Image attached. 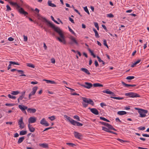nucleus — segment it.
<instances>
[{
  "mask_svg": "<svg viewBox=\"0 0 149 149\" xmlns=\"http://www.w3.org/2000/svg\"><path fill=\"white\" fill-rule=\"evenodd\" d=\"M37 17L38 19L41 20L42 22H46L47 25L52 28L55 32L58 33L60 37H56V39L57 40L60 42L63 43V44H66V41L65 39V36L60 28L57 26H56L54 24L38 14H37Z\"/></svg>",
  "mask_w": 149,
  "mask_h": 149,
  "instance_id": "f257e3e1",
  "label": "nucleus"
},
{
  "mask_svg": "<svg viewBox=\"0 0 149 149\" xmlns=\"http://www.w3.org/2000/svg\"><path fill=\"white\" fill-rule=\"evenodd\" d=\"M81 98L83 101L82 103L84 107L85 108L87 107L88 106V104H90L92 106L94 105V103L91 98L83 97H81Z\"/></svg>",
  "mask_w": 149,
  "mask_h": 149,
  "instance_id": "f03ea898",
  "label": "nucleus"
},
{
  "mask_svg": "<svg viewBox=\"0 0 149 149\" xmlns=\"http://www.w3.org/2000/svg\"><path fill=\"white\" fill-rule=\"evenodd\" d=\"M135 109L138 111V112L139 114V117L141 118L145 117L146 116V114L148 112L147 110L139 108H135Z\"/></svg>",
  "mask_w": 149,
  "mask_h": 149,
  "instance_id": "7ed1b4c3",
  "label": "nucleus"
},
{
  "mask_svg": "<svg viewBox=\"0 0 149 149\" xmlns=\"http://www.w3.org/2000/svg\"><path fill=\"white\" fill-rule=\"evenodd\" d=\"M125 95V96H128L130 97L134 98L140 97V96L139 94L132 92L126 93Z\"/></svg>",
  "mask_w": 149,
  "mask_h": 149,
  "instance_id": "20e7f679",
  "label": "nucleus"
},
{
  "mask_svg": "<svg viewBox=\"0 0 149 149\" xmlns=\"http://www.w3.org/2000/svg\"><path fill=\"white\" fill-rule=\"evenodd\" d=\"M80 85L82 87L88 89H90L93 86V84H92L87 82H85V85L81 84H80Z\"/></svg>",
  "mask_w": 149,
  "mask_h": 149,
  "instance_id": "39448f33",
  "label": "nucleus"
},
{
  "mask_svg": "<svg viewBox=\"0 0 149 149\" xmlns=\"http://www.w3.org/2000/svg\"><path fill=\"white\" fill-rule=\"evenodd\" d=\"M18 124L19 125L20 128L22 129L24 127V123L23 122V117H22L19 120Z\"/></svg>",
  "mask_w": 149,
  "mask_h": 149,
  "instance_id": "423d86ee",
  "label": "nucleus"
},
{
  "mask_svg": "<svg viewBox=\"0 0 149 149\" xmlns=\"http://www.w3.org/2000/svg\"><path fill=\"white\" fill-rule=\"evenodd\" d=\"M74 137L76 138L79 139H81V137L83 136V135L77 132H74Z\"/></svg>",
  "mask_w": 149,
  "mask_h": 149,
  "instance_id": "0eeeda50",
  "label": "nucleus"
},
{
  "mask_svg": "<svg viewBox=\"0 0 149 149\" xmlns=\"http://www.w3.org/2000/svg\"><path fill=\"white\" fill-rule=\"evenodd\" d=\"M40 123L44 125L45 126H48L49 125V124L47 122L45 118H43L40 121Z\"/></svg>",
  "mask_w": 149,
  "mask_h": 149,
  "instance_id": "6e6552de",
  "label": "nucleus"
},
{
  "mask_svg": "<svg viewBox=\"0 0 149 149\" xmlns=\"http://www.w3.org/2000/svg\"><path fill=\"white\" fill-rule=\"evenodd\" d=\"M88 109H90L91 112L95 115H98L99 114V112L96 109L91 108L89 107Z\"/></svg>",
  "mask_w": 149,
  "mask_h": 149,
  "instance_id": "1a4fd4ad",
  "label": "nucleus"
},
{
  "mask_svg": "<svg viewBox=\"0 0 149 149\" xmlns=\"http://www.w3.org/2000/svg\"><path fill=\"white\" fill-rule=\"evenodd\" d=\"M18 11L20 14L24 15H28V13L25 11L23 8H21L20 9H19Z\"/></svg>",
  "mask_w": 149,
  "mask_h": 149,
  "instance_id": "9d476101",
  "label": "nucleus"
},
{
  "mask_svg": "<svg viewBox=\"0 0 149 149\" xmlns=\"http://www.w3.org/2000/svg\"><path fill=\"white\" fill-rule=\"evenodd\" d=\"M36 119L34 117H30L29 119L28 122L30 124V123H33L35 122L36 121Z\"/></svg>",
  "mask_w": 149,
  "mask_h": 149,
  "instance_id": "9b49d317",
  "label": "nucleus"
},
{
  "mask_svg": "<svg viewBox=\"0 0 149 149\" xmlns=\"http://www.w3.org/2000/svg\"><path fill=\"white\" fill-rule=\"evenodd\" d=\"M18 107L22 111H23L26 109H28L27 107L23 105H19L18 106Z\"/></svg>",
  "mask_w": 149,
  "mask_h": 149,
  "instance_id": "f8f14e48",
  "label": "nucleus"
},
{
  "mask_svg": "<svg viewBox=\"0 0 149 149\" xmlns=\"http://www.w3.org/2000/svg\"><path fill=\"white\" fill-rule=\"evenodd\" d=\"M28 127L29 130L30 132H33L35 131V128L32 127V125H31L29 123L28 124Z\"/></svg>",
  "mask_w": 149,
  "mask_h": 149,
  "instance_id": "ddd939ff",
  "label": "nucleus"
},
{
  "mask_svg": "<svg viewBox=\"0 0 149 149\" xmlns=\"http://www.w3.org/2000/svg\"><path fill=\"white\" fill-rule=\"evenodd\" d=\"M122 84L125 87H128L129 86L134 87L136 86V85L135 84L132 85L126 84L123 81L122 82Z\"/></svg>",
  "mask_w": 149,
  "mask_h": 149,
  "instance_id": "4468645a",
  "label": "nucleus"
},
{
  "mask_svg": "<svg viewBox=\"0 0 149 149\" xmlns=\"http://www.w3.org/2000/svg\"><path fill=\"white\" fill-rule=\"evenodd\" d=\"M38 87L37 86H35L33 87L32 88V91L31 92L30 94H31V95H34L38 89Z\"/></svg>",
  "mask_w": 149,
  "mask_h": 149,
  "instance_id": "2eb2a0df",
  "label": "nucleus"
},
{
  "mask_svg": "<svg viewBox=\"0 0 149 149\" xmlns=\"http://www.w3.org/2000/svg\"><path fill=\"white\" fill-rule=\"evenodd\" d=\"M27 111L28 112L30 113H34L36 111V109L34 108H28Z\"/></svg>",
  "mask_w": 149,
  "mask_h": 149,
  "instance_id": "dca6fc26",
  "label": "nucleus"
},
{
  "mask_svg": "<svg viewBox=\"0 0 149 149\" xmlns=\"http://www.w3.org/2000/svg\"><path fill=\"white\" fill-rule=\"evenodd\" d=\"M39 145L43 148H48V145L46 143H39Z\"/></svg>",
  "mask_w": 149,
  "mask_h": 149,
  "instance_id": "f3484780",
  "label": "nucleus"
},
{
  "mask_svg": "<svg viewBox=\"0 0 149 149\" xmlns=\"http://www.w3.org/2000/svg\"><path fill=\"white\" fill-rule=\"evenodd\" d=\"M44 81H46V82L48 84L49 83L52 84H56V83L54 81H52L50 80H48L46 79H44L43 80Z\"/></svg>",
  "mask_w": 149,
  "mask_h": 149,
  "instance_id": "a211bd4d",
  "label": "nucleus"
},
{
  "mask_svg": "<svg viewBox=\"0 0 149 149\" xmlns=\"http://www.w3.org/2000/svg\"><path fill=\"white\" fill-rule=\"evenodd\" d=\"M81 70L84 72H85L86 73L90 75L91 74L89 72L88 70L86 68H81Z\"/></svg>",
  "mask_w": 149,
  "mask_h": 149,
  "instance_id": "6ab92c4d",
  "label": "nucleus"
},
{
  "mask_svg": "<svg viewBox=\"0 0 149 149\" xmlns=\"http://www.w3.org/2000/svg\"><path fill=\"white\" fill-rule=\"evenodd\" d=\"M47 4L48 5L52 7H56V5L54 3H52V1L50 0H49L48 1Z\"/></svg>",
  "mask_w": 149,
  "mask_h": 149,
  "instance_id": "aec40b11",
  "label": "nucleus"
},
{
  "mask_svg": "<svg viewBox=\"0 0 149 149\" xmlns=\"http://www.w3.org/2000/svg\"><path fill=\"white\" fill-rule=\"evenodd\" d=\"M70 39L74 43H75L76 45H78L79 44L77 42V40H75V38L72 36L71 37Z\"/></svg>",
  "mask_w": 149,
  "mask_h": 149,
  "instance_id": "412c9836",
  "label": "nucleus"
},
{
  "mask_svg": "<svg viewBox=\"0 0 149 149\" xmlns=\"http://www.w3.org/2000/svg\"><path fill=\"white\" fill-rule=\"evenodd\" d=\"M69 121L72 125H76V124L77 122V121L72 119L71 118V119H70V120Z\"/></svg>",
  "mask_w": 149,
  "mask_h": 149,
  "instance_id": "4be33fe9",
  "label": "nucleus"
},
{
  "mask_svg": "<svg viewBox=\"0 0 149 149\" xmlns=\"http://www.w3.org/2000/svg\"><path fill=\"white\" fill-rule=\"evenodd\" d=\"M87 49L89 52L91 53V55H92L93 57L95 58L96 57L95 54L94 53L93 51L91 50L89 48H88Z\"/></svg>",
  "mask_w": 149,
  "mask_h": 149,
  "instance_id": "5701e85b",
  "label": "nucleus"
},
{
  "mask_svg": "<svg viewBox=\"0 0 149 149\" xmlns=\"http://www.w3.org/2000/svg\"><path fill=\"white\" fill-rule=\"evenodd\" d=\"M93 30L95 33V37L97 38H99L100 37V36L96 29L95 28H93Z\"/></svg>",
  "mask_w": 149,
  "mask_h": 149,
  "instance_id": "b1692460",
  "label": "nucleus"
},
{
  "mask_svg": "<svg viewBox=\"0 0 149 149\" xmlns=\"http://www.w3.org/2000/svg\"><path fill=\"white\" fill-rule=\"evenodd\" d=\"M103 93H106L107 94H110L113 93V92L110 91L109 89H107L106 90H104L102 91Z\"/></svg>",
  "mask_w": 149,
  "mask_h": 149,
  "instance_id": "393cba45",
  "label": "nucleus"
},
{
  "mask_svg": "<svg viewBox=\"0 0 149 149\" xmlns=\"http://www.w3.org/2000/svg\"><path fill=\"white\" fill-rule=\"evenodd\" d=\"M107 127H108V129H110L111 130H113L115 131H117V130L115 128H113L111 125L109 123L108 124V125H107Z\"/></svg>",
  "mask_w": 149,
  "mask_h": 149,
  "instance_id": "a878e982",
  "label": "nucleus"
},
{
  "mask_svg": "<svg viewBox=\"0 0 149 149\" xmlns=\"http://www.w3.org/2000/svg\"><path fill=\"white\" fill-rule=\"evenodd\" d=\"M24 136H22L19 138L17 141V143L19 144L22 142L24 139Z\"/></svg>",
  "mask_w": 149,
  "mask_h": 149,
  "instance_id": "bb28decb",
  "label": "nucleus"
},
{
  "mask_svg": "<svg viewBox=\"0 0 149 149\" xmlns=\"http://www.w3.org/2000/svg\"><path fill=\"white\" fill-rule=\"evenodd\" d=\"M93 86L94 87H103V85L100 83H94L93 84Z\"/></svg>",
  "mask_w": 149,
  "mask_h": 149,
  "instance_id": "cd10ccee",
  "label": "nucleus"
},
{
  "mask_svg": "<svg viewBox=\"0 0 149 149\" xmlns=\"http://www.w3.org/2000/svg\"><path fill=\"white\" fill-rule=\"evenodd\" d=\"M126 113L127 112L124 111H119L117 112V114L120 115H123L126 114Z\"/></svg>",
  "mask_w": 149,
  "mask_h": 149,
  "instance_id": "c85d7f7f",
  "label": "nucleus"
},
{
  "mask_svg": "<svg viewBox=\"0 0 149 149\" xmlns=\"http://www.w3.org/2000/svg\"><path fill=\"white\" fill-rule=\"evenodd\" d=\"M27 133V132L26 130H22L20 132L19 134L20 135H23L26 134Z\"/></svg>",
  "mask_w": 149,
  "mask_h": 149,
  "instance_id": "c756f323",
  "label": "nucleus"
},
{
  "mask_svg": "<svg viewBox=\"0 0 149 149\" xmlns=\"http://www.w3.org/2000/svg\"><path fill=\"white\" fill-rule=\"evenodd\" d=\"M17 71L18 72H19L21 74V75H20V76H26V75L24 74V71L22 70H17Z\"/></svg>",
  "mask_w": 149,
  "mask_h": 149,
  "instance_id": "7c9ffc66",
  "label": "nucleus"
},
{
  "mask_svg": "<svg viewBox=\"0 0 149 149\" xmlns=\"http://www.w3.org/2000/svg\"><path fill=\"white\" fill-rule=\"evenodd\" d=\"M20 93V92L19 91H12L11 94L13 95H16Z\"/></svg>",
  "mask_w": 149,
  "mask_h": 149,
  "instance_id": "2f4dec72",
  "label": "nucleus"
},
{
  "mask_svg": "<svg viewBox=\"0 0 149 149\" xmlns=\"http://www.w3.org/2000/svg\"><path fill=\"white\" fill-rule=\"evenodd\" d=\"M102 130H103L107 132L110 133L111 131L109 130V129H108L107 127H104V126H102Z\"/></svg>",
  "mask_w": 149,
  "mask_h": 149,
  "instance_id": "473e14b6",
  "label": "nucleus"
},
{
  "mask_svg": "<svg viewBox=\"0 0 149 149\" xmlns=\"http://www.w3.org/2000/svg\"><path fill=\"white\" fill-rule=\"evenodd\" d=\"M96 57L97 58L98 60V61L100 62H102V64L103 65H104L105 64V63L103 61H102V60L98 56H96Z\"/></svg>",
  "mask_w": 149,
  "mask_h": 149,
  "instance_id": "72a5a7b5",
  "label": "nucleus"
},
{
  "mask_svg": "<svg viewBox=\"0 0 149 149\" xmlns=\"http://www.w3.org/2000/svg\"><path fill=\"white\" fill-rule=\"evenodd\" d=\"M110 97L111 98H113V99H116V100H118L123 99H124L123 97Z\"/></svg>",
  "mask_w": 149,
  "mask_h": 149,
  "instance_id": "f704fd0d",
  "label": "nucleus"
},
{
  "mask_svg": "<svg viewBox=\"0 0 149 149\" xmlns=\"http://www.w3.org/2000/svg\"><path fill=\"white\" fill-rule=\"evenodd\" d=\"M26 65L27 66L31 67V68H35L34 65L31 63H27Z\"/></svg>",
  "mask_w": 149,
  "mask_h": 149,
  "instance_id": "c9c22d12",
  "label": "nucleus"
},
{
  "mask_svg": "<svg viewBox=\"0 0 149 149\" xmlns=\"http://www.w3.org/2000/svg\"><path fill=\"white\" fill-rule=\"evenodd\" d=\"M24 98V96L22 95H20L17 99V101L18 103L20 102V100H22Z\"/></svg>",
  "mask_w": 149,
  "mask_h": 149,
  "instance_id": "e433bc0d",
  "label": "nucleus"
},
{
  "mask_svg": "<svg viewBox=\"0 0 149 149\" xmlns=\"http://www.w3.org/2000/svg\"><path fill=\"white\" fill-rule=\"evenodd\" d=\"M9 63L11 64L16 65H20V64L19 63H18L17 62L10 61H9Z\"/></svg>",
  "mask_w": 149,
  "mask_h": 149,
  "instance_id": "4c0bfd02",
  "label": "nucleus"
},
{
  "mask_svg": "<svg viewBox=\"0 0 149 149\" xmlns=\"http://www.w3.org/2000/svg\"><path fill=\"white\" fill-rule=\"evenodd\" d=\"M68 28L70 31L72 33V34L74 35H75L76 33L74 32L72 29L69 27V26H68Z\"/></svg>",
  "mask_w": 149,
  "mask_h": 149,
  "instance_id": "58836bf2",
  "label": "nucleus"
},
{
  "mask_svg": "<svg viewBox=\"0 0 149 149\" xmlns=\"http://www.w3.org/2000/svg\"><path fill=\"white\" fill-rule=\"evenodd\" d=\"M134 77L133 76H129L126 78V79L127 80H132L134 78Z\"/></svg>",
  "mask_w": 149,
  "mask_h": 149,
  "instance_id": "ea45409f",
  "label": "nucleus"
},
{
  "mask_svg": "<svg viewBox=\"0 0 149 149\" xmlns=\"http://www.w3.org/2000/svg\"><path fill=\"white\" fill-rule=\"evenodd\" d=\"M99 123H100L101 124H102L103 125L105 126L106 127L107 126L108 124V123H106L105 122H104L99 121Z\"/></svg>",
  "mask_w": 149,
  "mask_h": 149,
  "instance_id": "a19ab883",
  "label": "nucleus"
},
{
  "mask_svg": "<svg viewBox=\"0 0 149 149\" xmlns=\"http://www.w3.org/2000/svg\"><path fill=\"white\" fill-rule=\"evenodd\" d=\"M103 44L106 46L107 48H109V47L107 45V41L106 40L104 39L103 40Z\"/></svg>",
  "mask_w": 149,
  "mask_h": 149,
  "instance_id": "79ce46f5",
  "label": "nucleus"
},
{
  "mask_svg": "<svg viewBox=\"0 0 149 149\" xmlns=\"http://www.w3.org/2000/svg\"><path fill=\"white\" fill-rule=\"evenodd\" d=\"M72 7L74 9V11L76 12V13H77L80 16H82V15L79 12V11H78V10H77V9H75L74 8V6H73L72 5Z\"/></svg>",
  "mask_w": 149,
  "mask_h": 149,
  "instance_id": "37998d69",
  "label": "nucleus"
},
{
  "mask_svg": "<svg viewBox=\"0 0 149 149\" xmlns=\"http://www.w3.org/2000/svg\"><path fill=\"white\" fill-rule=\"evenodd\" d=\"M84 10L86 13H88V15H90L89 12L88 11V8H87V6H85V7H84Z\"/></svg>",
  "mask_w": 149,
  "mask_h": 149,
  "instance_id": "c03bdc74",
  "label": "nucleus"
},
{
  "mask_svg": "<svg viewBox=\"0 0 149 149\" xmlns=\"http://www.w3.org/2000/svg\"><path fill=\"white\" fill-rule=\"evenodd\" d=\"M8 96L9 97V98H11V99H15L16 98V97L15 96H13V95H10V94H8Z\"/></svg>",
  "mask_w": 149,
  "mask_h": 149,
  "instance_id": "a18cd8bd",
  "label": "nucleus"
},
{
  "mask_svg": "<svg viewBox=\"0 0 149 149\" xmlns=\"http://www.w3.org/2000/svg\"><path fill=\"white\" fill-rule=\"evenodd\" d=\"M66 144L72 147L76 146L74 144L71 143H66Z\"/></svg>",
  "mask_w": 149,
  "mask_h": 149,
  "instance_id": "49530a36",
  "label": "nucleus"
},
{
  "mask_svg": "<svg viewBox=\"0 0 149 149\" xmlns=\"http://www.w3.org/2000/svg\"><path fill=\"white\" fill-rule=\"evenodd\" d=\"M73 118L77 120L78 121H80L79 117L77 115L74 116H73Z\"/></svg>",
  "mask_w": 149,
  "mask_h": 149,
  "instance_id": "de8ad7c7",
  "label": "nucleus"
},
{
  "mask_svg": "<svg viewBox=\"0 0 149 149\" xmlns=\"http://www.w3.org/2000/svg\"><path fill=\"white\" fill-rule=\"evenodd\" d=\"M117 140L120 141L121 143H123L124 142H127L128 141L126 140H123L121 139H117Z\"/></svg>",
  "mask_w": 149,
  "mask_h": 149,
  "instance_id": "09e8293b",
  "label": "nucleus"
},
{
  "mask_svg": "<svg viewBox=\"0 0 149 149\" xmlns=\"http://www.w3.org/2000/svg\"><path fill=\"white\" fill-rule=\"evenodd\" d=\"M51 19L52 20L54 21V22H55L57 24H59V23L56 20L54 19V17L52 16H51Z\"/></svg>",
  "mask_w": 149,
  "mask_h": 149,
  "instance_id": "8fccbe9b",
  "label": "nucleus"
},
{
  "mask_svg": "<svg viewBox=\"0 0 149 149\" xmlns=\"http://www.w3.org/2000/svg\"><path fill=\"white\" fill-rule=\"evenodd\" d=\"M48 118L51 121L53 120L56 119L54 116H52L50 117H49Z\"/></svg>",
  "mask_w": 149,
  "mask_h": 149,
  "instance_id": "3c124183",
  "label": "nucleus"
},
{
  "mask_svg": "<svg viewBox=\"0 0 149 149\" xmlns=\"http://www.w3.org/2000/svg\"><path fill=\"white\" fill-rule=\"evenodd\" d=\"M15 104H12V103H6L5 104V105L6 106H13L15 105Z\"/></svg>",
  "mask_w": 149,
  "mask_h": 149,
  "instance_id": "603ef678",
  "label": "nucleus"
},
{
  "mask_svg": "<svg viewBox=\"0 0 149 149\" xmlns=\"http://www.w3.org/2000/svg\"><path fill=\"white\" fill-rule=\"evenodd\" d=\"M107 16L110 18H112L114 17V15L110 13L107 14Z\"/></svg>",
  "mask_w": 149,
  "mask_h": 149,
  "instance_id": "864d4df0",
  "label": "nucleus"
},
{
  "mask_svg": "<svg viewBox=\"0 0 149 149\" xmlns=\"http://www.w3.org/2000/svg\"><path fill=\"white\" fill-rule=\"evenodd\" d=\"M7 9L6 11H9L10 10H11V8L10 7V6L8 5H7L6 6Z\"/></svg>",
  "mask_w": 149,
  "mask_h": 149,
  "instance_id": "5fc2aeb1",
  "label": "nucleus"
},
{
  "mask_svg": "<svg viewBox=\"0 0 149 149\" xmlns=\"http://www.w3.org/2000/svg\"><path fill=\"white\" fill-rule=\"evenodd\" d=\"M139 130H143L145 129V127H140L138 128Z\"/></svg>",
  "mask_w": 149,
  "mask_h": 149,
  "instance_id": "6e6d98bb",
  "label": "nucleus"
},
{
  "mask_svg": "<svg viewBox=\"0 0 149 149\" xmlns=\"http://www.w3.org/2000/svg\"><path fill=\"white\" fill-rule=\"evenodd\" d=\"M83 125V124L79 122H77V124H76V125L79 126V127H81Z\"/></svg>",
  "mask_w": 149,
  "mask_h": 149,
  "instance_id": "4d7b16f0",
  "label": "nucleus"
},
{
  "mask_svg": "<svg viewBox=\"0 0 149 149\" xmlns=\"http://www.w3.org/2000/svg\"><path fill=\"white\" fill-rule=\"evenodd\" d=\"M94 64L95 65V66L96 67H97L98 66L99 64H98V63L97 60H96L95 61V62H94Z\"/></svg>",
  "mask_w": 149,
  "mask_h": 149,
  "instance_id": "13d9d810",
  "label": "nucleus"
},
{
  "mask_svg": "<svg viewBox=\"0 0 149 149\" xmlns=\"http://www.w3.org/2000/svg\"><path fill=\"white\" fill-rule=\"evenodd\" d=\"M64 117L65 118H67V120L69 121L70 119H71V118H70V117H68V116H67V115H65L64 116Z\"/></svg>",
  "mask_w": 149,
  "mask_h": 149,
  "instance_id": "bf43d9fd",
  "label": "nucleus"
},
{
  "mask_svg": "<svg viewBox=\"0 0 149 149\" xmlns=\"http://www.w3.org/2000/svg\"><path fill=\"white\" fill-rule=\"evenodd\" d=\"M10 4L13 5V6H15L16 5V4H17V3L14 2L12 1H11L10 2Z\"/></svg>",
  "mask_w": 149,
  "mask_h": 149,
  "instance_id": "052dcab7",
  "label": "nucleus"
},
{
  "mask_svg": "<svg viewBox=\"0 0 149 149\" xmlns=\"http://www.w3.org/2000/svg\"><path fill=\"white\" fill-rule=\"evenodd\" d=\"M69 20L72 23H74V22L73 20V19L69 17Z\"/></svg>",
  "mask_w": 149,
  "mask_h": 149,
  "instance_id": "680f3d73",
  "label": "nucleus"
},
{
  "mask_svg": "<svg viewBox=\"0 0 149 149\" xmlns=\"http://www.w3.org/2000/svg\"><path fill=\"white\" fill-rule=\"evenodd\" d=\"M51 63H52L54 64L55 63V60L54 58H52L51 59Z\"/></svg>",
  "mask_w": 149,
  "mask_h": 149,
  "instance_id": "e2e57ef3",
  "label": "nucleus"
},
{
  "mask_svg": "<svg viewBox=\"0 0 149 149\" xmlns=\"http://www.w3.org/2000/svg\"><path fill=\"white\" fill-rule=\"evenodd\" d=\"M15 6H16L17 7V9H18V10L19 9H20L21 8H22V7H21L17 3V4H16V5Z\"/></svg>",
  "mask_w": 149,
  "mask_h": 149,
  "instance_id": "0e129e2a",
  "label": "nucleus"
},
{
  "mask_svg": "<svg viewBox=\"0 0 149 149\" xmlns=\"http://www.w3.org/2000/svg\"><path fill=\"white\" fill-rule=\"evenodd\" d=\"M143 136L146 137H149V134H142Z\"/></svg>",
  "mask_w": 149,
  "mask_h": 149,
  "instance_id": "69168bd1",
  "label": "nucleus"
},
{
  "mask_svg": "<svg viewBox=\"0 0 149 149\" xmlns=\"http://www.w3.org/2000/svg\"><path fill=\"white\" fill-rule=\"evenodd\" d=\"M19 136V134L18 133H16L14 134V137H17Z\"/></svg>",
  "mask_w": 149,
  "mask_h": 149,
  "instance_id": "338daca9",
  "label": "nucleus"
},
{
  "mask_svg": "<svg viewBox=\"0 0 149 149\" xmlns=\"http://www.w3.org/2000/svg\"><path fill=\"white\" fill-rule=\"evenodd\" d=\"M14 38L11 37H10L9 38H8V40L9 41H13L14 40Z\"/></svg>",
  "mask_w": 149,
  "mask_h": 149,
  "instance_id": "774afa93",
  "label": "nucleus"
}]
</instances>
